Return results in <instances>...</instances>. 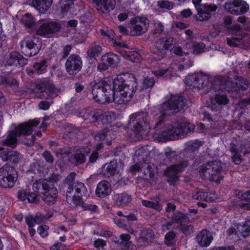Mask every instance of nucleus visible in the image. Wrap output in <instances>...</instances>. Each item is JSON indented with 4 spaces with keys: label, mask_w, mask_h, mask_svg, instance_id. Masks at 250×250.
Here are the masks:
<instances>
[{
    "label": "nucleus",
    "mask_w": 250,
    "mask_h": 250,
    "mask_svg": "<svg viewBox=\"0 0 250 250\" xmlns=\"http://www.w3.org/2000/svg\"><path fill=\"white\" fill-rule=\"evenodd\" d=\"M185 104L184 97L177 95L172 96L167 102L163 103L154 127V139L159 141L178 139L193 132L195 125L185 122H176L162 127L165 117L179 112Z\"/></svg>",
    "instance_id": "f257e3e1"
},
{
    "label": "nucleus",
    "mask_w": 250,
    "mask_h": 250,
    "mask_svg": "<svg viewBox=\"0 0 250 250\" xmlns=\"http://www.w3.org/2000/svg\"><path fill=\"white\" fill-rule=\"evenodd\" d=\"M113 91L110 84L104 80H101L96 83L93 86L92 94L93 98L101 104L109 103L111 96L115 103L121 104L130 101L121 91L115 90Z\"/></svg>",
    "instance_id": "f03ea898"
},
{
    "label": "nucleus",
    "mask_w": 250,
    "mask_h": 250,
    "mask_svg": "<svg viewBox=\"0 0 250 250\" xmlns=\"http://www.w3.org/2000/svg\"><path fill=\"white\" fill-rule=\"evenodd\" d=\"M234 79L235 83L228 77L218 76L215 79V84L219 85L220 90L224 89L229 92H236L237 93L247 90L249 84L247 80L242 77H235Z\"/></svg>",
    "instance_id": "7ed1b4c3"
},
{
    "label": "nucleus",
    "mask_w": 250,
    "mask_h": 250,
    "mask_svg": "<svg viewBox=\"0 0 250 250\" xmlns=\"http://www.w3.org/2000/svg\"><path fill=\"white\" fill-rule=\"evenodd\" d=\"M112 84L114 90L121 91L130 100L136 91L137 86L136 79L132 74L118 77L114 80Z\"/></svg>",
    "instance_id": "20e7f679"
},
{
    "label": "nucleus",
    "mask_w": 250,
    "mask_h": 250,
    "mask_svg": "<svg viewBox=\"0 0 250 250\" xmlns=\"http://www.w3.org/2000/svg\"><path fill=\"white\" fill-rule=\"evenodd\" d=\"M40 124L39 120H32L28 122L20 124L12 130L4 142L6 146L11 147H15L17 143V137L22 135L28 136L33 132L34 127L37 126Z\"/></svg>",
    "instance_id": "39448f33"
},
{
    "label": "nucleus",
    "mask_w": 250,
    "mask_h": 250,
    "mask_svg": "<svg viewBox=\"0 0 250 250\" xmlns=\"http://www.w3.org/2000/svg\"><path fill=\"white\" fill-rule=\"evenodd\" d=\"M32 188L35 192L42 195V200L48 204H53L57 196V189L53 184L48 183V181L40 179L33 183Z\"/></svg>",
    "instance_id": "423d86ee"
},
{
    "label": "nucleus",
    "mask_w": 250,
    "mask_h": 250,
    "mask_svg": "<svg viewBox=\"0 0 250 250\" xmlns=\"http://www.w3.org/2000/svg\"><path fill=\"white\" fill-rule=\"evenodd\" d=\"M223 169L221 162L214 161L205 164L201 167L199 173L201 177L204 180L219 183L223 177L219 174Z\"/></svg>",
    "instance_id": "0eeeda50"
},
{
    "label": "nucleus",
    "mask_w": 250,
    "mask_h": 250,
    "mask_svg": "<svg viewBox=\"0 0 250 250\" xmlns=\"http://www.w3.org/2000/svg\"><path fill=\"white\" fill-rule=\"evenodd\" d=\"M219 76H218V77ZM215 76L212 81V78L202 73H194L188 76L185 80V83L189 86L196 87L199 89H203L209 86L215 90H220L219 85L215 84Z\"/></svg>",
    "instance_id": "6e6552de"
},
{
    "label": "nucleus",
    "mask_w": 250,
    "mask_h": 250,
    "mask_svg": "<svg viewBox=\"0 0 250 250\" xmlns=\"http://www.w3.org/2000/svg\"><path fill=\"white\" fill-rule=\"evenodd\" d=\"M148 117V114L146 111L136 112L129 116V125L138 139L141 137V132L147 122Z\"/></svg>",
    "instance_id": "1a4fd4ad"
},
{
    "label": "nucleus",
    "mask_w": 250,
    "mask_h": 250,
    "mask_svg": "<svg viewBox=\"0 0 250 250\" xmlns=\"http://www.w3.org/2000/svg\"><path fill=\"white\" fill-rule=\"evenodd\" d=\"M87 188L84 184L82 182H74L68 186L66 192L67 200H72L75 205L82 204L83 196H86Z\"/></svg>",
    "instance_id": "9d476101"
},
{
    "label": "nucleus",
    "mask_w": 250,
    "mask_h": 250,
    "mask_svg": "<svg viewBox=\"0 0 250 250\" xmlns=\"http://www.w3.org/2000/svg\"><path fill=\"white\" fill-rule=\"evenodd\" d=\"M18 179L16 171L12 167L5 165L0 168V186L12 188Z\"/></svg>",
    "instance_id": "9b49d317"
},
{
    "label": "nucleus",
    "mask_w": 250,
    "mask_h": 250,
    "mask_svg": "<svg viewBox=\"0 0 250 250\" xmlns=\"http://www.w3.org/2000/svg\"><path fill=\"white\" fill-rule=\"evenodd\" d=\"M21 49L25 55L31 57L37 55L41 48V42L35 36L26 37L21 42Z\"/></svg>",
    "instance_id": "f8f14e48"
},
{
    "label": "nucleus",
    "mask_w": 250,
    "mask_h": 250,
    "mask_svg": "<svg viewBox=\"0 0 250 250\" xmlns=\"http://www.w3.org/2000/svg\"><path fill=\"white\" fill-rule=\"evenodd\" d=\"M148 20L145 17H136L131 19L128 24L129 35L138 36L145 33L148 29Z\"/></svg>",
    "instance_id": "ddd939ff"
},
{
    "label": "nucleus",
    "mask_w": 250,
    "mask_h": 250,
    "mask_svg": "<svg viewBox=\"0 0 250 250\" xmlns=\"http://www.w3.org/2000/svg\"><path fill=\"white\" fill-rule=\"evenodd\" d=\"M188 165V160H181L177 164L167 167L165 171V173L168 178L167 181L173 184L178 181V174L183 171Z\"/></svg>",
    "instance_id": "4468645a"
},
{
    "label": "nucleus",
    "mask_w": 250,
    "mask_h": 250,
    "mask_svg": "<svg viewBox=\"0 0 250 250\" xmlns=\"http://www.w3.org/2000/svg\"><path fill=\"white\" fill-rule=\"evenodd\" d=\"M67 72L71 75H75L81 71L83 66L82 58L77 54L71 55L65 63Z\"/></svg>",
    "instance_id": "2eb2a0df"
},
{
    "label": "nucleus",
    "mask_w": 250,
    "mask_h": 250,
    "mask_svg": "<svg viewBox=\"0 0 250 250\" xmlns=\"http://www.w3.org/2000/svg\"><path fill=\"white\" fill-rule=\"evenodd\" d=\"M177 42L173 37H166L159 39L156 41L157 52L158 54V60L163 58L165 56L167 51L173 44Z\"/></svg>",
    "instance_id": "dca6fc26"
},
{
    "label": "nucleus",
    "mask_w": 250,
    "mask_h": 250,
    "mask_svg": "<svg viewBox=\"0 0 250 250\" xmlns=\"http://www.w3.org/2000/svg\"><path fill=\"white\" fill-rule=\"evenodd\" d=\"M120 62L119 56L113 53H106L102 56L101 62L97 67L100 71H104L109 66H116Z\"/></svg>",
    "instance_id": "f3484780"
},
{
    "label": "nucleus",
    "mask_w": 250,
    "mask_h": 250,
    "mask_svg": "<svg viewBox=\"0 0 250 250\" xmlns=\"http://www.w3.org/2000/svg\"><path fill=\"white\" fill-rule=\"evenodd\" d=\"M80 116L87 122L93 124L100 120L102 110L99 109H83L80 112Z\"/></svg>",
    "instance_id": "a211bd4d"
},
{
    "label": "nucleus",
    "mask_w": 250,
    "mask_h": 250,
    "mask_svg": "<svg viewBox=\"0 0 250 250\" xmlns=\"http://www.w3.org/2000/svg\"><path fill=\"white\" fill-rule=\"evenodd\" d=\"M217 6L215 4H204L201 7H197L196 20L200 21H207L211 18V12L215 11Z\"/></svg>",
    "instance_id": "6ab92c4d"
},
{
    "label": "nucleus",
    "mask_w": 250,
    "mask_h": 250,
    "mask_svg": "<svg viewBox=\"0 0 250 250\" xmlns=\"http://www.w3.org/2000/svg\"><path fill=\"white\" fill-rule=\"evenodd\" d=\"M154 236L151 229L144 228L140 230L139 236H136L137 245L139 246H147L153 241Z\"/></svg>",
    "instance_id": "aec40b11"
},
{
    "label": "nucleus",
    "mask_w": 250,
    "mask_h": 250,
    "mask_svg": "<svg viewBox=\"0 0 250 250\" xmlns=\"http://www.w3.org/2000/svg\"><path fill=\"white\" fill-rule=\"evenodd\" d=\"M100 14H108L115 6V0H92Z\"/></svg>",
    "instance_id": "412c9836"
},
{
    "label": "nucleus",
    "mask_w": 250,
    "mask_h": 250,
    "mask_svg": "<svg viewBox=\"0 0 250 250\" xmlns=\"http://www.w3.org/2000/svg\"><path fill=\"white\" fill-rule=\"evenodd\" d=\"M60 25L55 22L43 23L37 31L38 35L46 36L59 31Z\"/></svg>",
    "instance_id": "4be33fe9"
},
{
    "label": "nucleus",
    "mask_w": 250,
    "mask_h": 250,
    "mask_svg": "<svg viewBox=\"0 0 250 250\" xmlns=\"http://www.w3.org/2000/svg\"><path fill=\"white\" fill-rule=\"evenodd\" d=\"M45 89L42 91L40 98L50 100L51 103H53V99L58 95V90L54 85L50 83H47L45 84Z\"/></svg>",
    "instance_id": "5701e85b"
},
{
    "label": "nucleus",
    "mask_w": 250,
    "mask_h": 250,
    "mask_svg": "<svg viewBox=\"0 0 250 250\" xmlns=\"http://www.w3.org/2000/svg\"><path fill=\"white\" fill-rule=\"evenodd\" d=\"M250 40L247 36L241 35L236 36L227 38V44L231 47H242L247 44H249Z\"/></svg>",
    "instance_id": "b1692460"
},
{
    "label": "nucleus",
    "mask_w": 250,
    "mask_h": 250,
    "mask_svg": "<svg viewBox=\"0 0 250 250\" xmlns=\"http://www.w3.org/2000/svg\"><path fill=\"white\" fill-rule=\"evenodd\" d=\"M196 239L200 246L206 247L211 242L212 237L208 231L203 229L197 234Z\"/></svg>",
    "instance_id": "393cba45"
},
{
    "label": "nucleus",
    "mask_w": 250,
    "mask_h": 250,
    "mask_svg": "<svg viewBox=\"0 0 250 250\" xmlns=\"http://www.w3.org/2000/svg\"><path fill=\"white\" fill-rule=\"evenodd\" d=\"M111 191L109 183L107 181H103L98 184L96 189V194L99 197L103 198L108 195Z\"/></svg>",
    "instance_id": "a878e982"
},
{
    "label": "nucleus",
    "mask_w": 250,
    "mask_h": 250,
    "mask_svg": "<svg viewBox=\"0 0 250 250\" xmlns=\"http://www.w3.org/2000/svg\"><path fill=\"white\" fill-rule=\"evenodd\" d=\"M120 167L116 162L111 161L106 164L103 168L102 173L106 176H110L120 173Z\"/></svg>",
    "instance_id": "bb28decb"
},
{
    "label": "nucleus",
    "mask_w": 250,
    "mask_h": 250,
    "mask_svg": "<svg viewBox=\"0 0 250 250\" xmlns=\"http://www.w3.org/2000/svg\"><path fill=\"white\" fill-rule=\"evenodd\" d=\"M236 195L238 198L242 201V203L239 204V206L244 209L250 210V190L246 192L236 190Z\"/></svg>",
    "instance_id": "cd10ccee"
},
{
    "label": "nucleus",
    "mask_w": 250,
    "mask_h": 250,
    "mask_svg": "<svg viewBox=\"0 0 250 250\" xmlns=\"http://www.w3.org/2000/svg\"><path fill=\"white\" fill-rule=\"evenodd\" d=\"M115 204L118 206H125L129 204L132 201V197L125 193L117 194L114 196Z\"/></svg>",
    "instance_id": "c85d7f7f"
},
{
    "label": "nucleus",
    "mask_w": 250,
    "mask_h": 250,
    "mask_svg": "<svg viewBox=\"0 0 250 250\" xmlns=\"http://www.w3.org/2000/svg\"><path fill=\"white\" fill-rule=\"evenodd\" d=\"M166 217L170 219L174 222V223H178L180 225H182L183 223H188L190 221L188 217L181 212H177L172 215H166Z\"/></svg>",
    "instance_id": "c756f323"
},
{
    "label": "nucleus",
    "mask_w": 250,
    "mask_h": 250,
    "mask_svg": "<svg viewBox=\"0 0 250 250\" xmlns=\"http://www.w3.org/2000/svg\"><path fill=\"white\" fill-rule=\"evenodd\" d=\"M52 3V0H32V5L42 13H44L48 9Z\"/></svg>",
    "instance_id": "7c9ffc66"
},
{
    "label": "nucleus",
    "mask_w": 250,
    "mask_h": 250,
    "mask_svg": "<svg viewBox=\"0 0 250 250\" xmlns=\"http://www.w3.org/2000/svg\"><path fill=\"white\" fill-rule=\"evenodd\" d=\"M119 52L125 58L131 62L138 63L141 60L140 55L136 51H127L122 49Z\"/></svg>",
    "instance_id": "2f4dec72"
},
{
    "label": "nucleus",
    "mask_w": 250,
    "mask_h": 250,
    "mask_svg": "<svg viewBox=\"0 0 250 250\" xmlns=\"http://www.w3.org/2000/svg\"><path fill=\"white\" fill-rule=\"evenodd\" d=\"M177 233L173 230L167 232L164 236V243L167 247H173L177 242Z\"/></svg>",
    "instance_id": "473e14b6"
},
{
    "label": "nucleus",
    "mask_w": 250,
    "mask_h": 250,
    "mask_svg": "<svg viewBox=\"0 0 250 250\" xmlns=\"http://www.w3.org/2000/svg\"><path fill=\"white\" fill-rule=\"evenodd\" d=\"M211 102L214 105H226L229 102V99L226 95L218 92L211 98Z\"/></svg>",
    "instance_id": "72a5a7b5"
},
{
    "label": "nucleus",
    "mask_w": 250,
    "mask_h": 250,
    "mask_svg": "<svg viewBox=\"0 0 250 250\" xmlns=\"http://www.w3.org/2000/svg\"><path fill=\"white\" fill-rule=\"evenodd\" d=\"M164 160L166 162H174L178 157L177 152L170 147H167L164 152Z\"/></svg>",
    "instance_id": "f704fd0d"
},
{
    "label": "nucleus",
    "mask_w": 250,
    "mask_h": 250,
    "mask_svg": "<svg viewBox=\"0 0 250 250\" xmlns=\"http://www.w3.org/2000/svg\"><path fill=\"white\" fill-rule=\"evenodd\" d=\"M203 145V143L199 140H195L194 141H191L188 143V146L186 148L185 150V153L187 157H188V154L192 152L193 153L195 150L198 149L200 146Z\"/></svg>",
    "instance_id": "c9c22d12"
},
{
    "label": "nucleus",
    "mask_w": 250,
    "mask_h": 250,
    "mask_svg": "<svg viewBox=\"0 0 250 250\" xmlns=\"http://www.w3.org/2000/svg\"><path fill=\"white\" fill-rule=\"evenodd\" d=\"M249 9V4L244 0H237L236 15H241L246 13Z\"/></svg>",
    "instance_id": "e433bc0d"
},
{
    "label": "nucleus",
    "mask_w": 250,
    "mask_h": 250,
    "mask_svg": "<svg viewBox=\"0 0 250 250\" xmlns=\"http://www.w3.org/2000/svg\"><path fill=\"white\" fill-rule=\"evenodd\" d=\"M142 204L144 206L154 209L157 211H160L162 209V206L160 203L159 199L154 202L143 200L142 201Z\"/></svg>",
    "instance_id": "4c0bfd02"
},
{
    "label": "nucleus",
    "mask_w": 250,
    "mask_h": 250,
    "mask_svg": "<svg viewBox=\"0 0 250 250\" xmlns=\"http://www.w3.org/2000/svg\"><path fill=\"white\" fill-rule=\"evenodd\" d=\"M47 66V62L44 59L34 64V71L38 74L44 73L46 71Z\"/></svg>",
    "instance_id": "58836bf2"
},
{
    "label": "nucleus",
    "mask_w": 250,
    "mask_h": 250,
    "mask_svg": "<svg viewBox=\"0 0 250 250\" xmlns=\"http://www.w3.org/2000/svg\"><path fill=\"white\" fill-rule=\"evenodd\" d=\"M224 7L229 13L236 15V10L237 9V0H231L226 2L224 4Z\"/></svg>",
    "instance_id": "ea45409f"
},
{
    "label": "nucleus",
    "mask_w": 250,
    "mask_h": 250,
    "mask_svg": "<svg viewBox=\"0 0 250 250\" xmlns=\"http://www.w3.org/2000/svg\"><path fill=\"white\" fill-rule=\"evenodd\" d=\"M192 198L193 199L197 200L211 201V198L209 197L208 193L200 190L194 192L192 194Z\"/></svg>",
    "instance_id": "a19ab883"
},
{
    "label": "nucleus",
    "mask_w": 250,
    "mask_h": 250,
    "mask_svg": "<svg viewBox=\"0 0 250 250\" xmlns=\"http://www.w3.org/2000/svg\"><path fill=\"white\" fill-rule=\"evenodd\" d=\"M101 51L102 48L100 46L94 44L87 51V55L90 58H94L98 56Z\"/></svg>",
    "instance_id": "79ce46f5"
},
{
    "label": "nucleus",
    "mask_w": 250,
    "mask_h": 250,
    "mask_svg": "<svg viewBox=\"0 0 250 250\" xmlns=\"http://www.w3.org/2000/svg\"><path fill=\"white\" fill-rule=\"evenodd\" d=\"M21 155L19 152L16 151H9L8 161L10 162L17 164L21 161Z\"/></svg>",
    "instance_id": "37998d69"
},
{
    "label": "nucleus",
    "mask_w": 250,
    "mask_h": 250,
    "mask_svg": "<svg viewBox=\"0 0 250 250\" xmlns=\"http://www.w3.org/2000/svg\"><path fill=\"white\" fill-rule=\"evenodd\" d=\"M179 229L186 236H189L194 232V227L190 224H186L183 223L181 225H179Z\"/></svg>",
    "instance_id": "c03bdc74"
},
{
    "label": "nucleus",
    "mask_w": 250,
    "mask_h": 250,
    "mask_svg": "<svg viewBox=\"0 0 250 250\" xmlns=\"http://www.w3.org/2000/svg\"><path fill=\"white\" fill-rule=\"evenodd\" d=\"M21 21L27 27H31L35 22L31 14L29 13L23 15L21 18Z\"/></svg>",
    "instance_id": "a18cd8bd"
},
{
    "label": "nucleus",
    "mask_w": 250,
    "mask_h": 250,
    "mask_svg": "<svg viewBox=\"0 0 250 250\" xmlns=\"http://www.w3.org/2000/svg\"><path fill=\"white\" fill-rule=\"evenodd\" d=\"M115 118L114 113L109 112H103L102 111V115L100 117V120L103 124H106L111 123Z\"/></svg>",
    "instance_id": "49530a36"
},
{
    "label": "nucleus",
    "mask_w": 250,
    "mask_h": 250,
    "mask_svg": "<svg viewBox=\"0 0 250 250\" xmlns=\"http://www.w3.org/2000/svg\"><path fill=\"white\" fill-rule=\"evenodd\" d=\"M114 222L119 227L125 229L127 230V232L130 234H133L136 235V232L134 231L131 227L127 226L125 224V220L120 219L115 220Z\"/></svg>",
    "instance_id": "de8ad7c7"
},
{
    "label": "nucleus",
    "mask_w": 250,
    "mask_h": 250,
    "mask_svg": "<svg viewBox=\"0 0 250 250\" xmlns=\"http://www.w3.org/2000/svg\"><path fill=\"white\" fill-rule=\"evenodd\" d=\"M239 230L244 237H246L250 234V221H247L243 225H239Z\"/></svg>",
    "instance_id": "09e8293b"
},
{
    "label": "nucleus",
    "mask_w": 250,
    "mask_h": 250,
    "mask_svg": "<svg viewBox=\"0 0 250 250\" xmlns=\"http://www.w3.org/2000/svg\"><path fill=\"white\" fill-rule=\"evenodd\" d=\"M75 159L78 163L82 164L85 162V155L83 148H80L76 150Z\"/></svg>",
    "instance_id": "8fccbe9b"
},
{
    "label": "nucleus",
    "mask_w": 250,
    "mask_h": 250,
    "mask_svg": "<svg viewBox=\"0 0 250 250\" xmlns=\"http://www.w3.org/2000/svg\"><path fill=\"white\" fill-rule=\"evenodd\" d=\"M74 0H61L62 12L67 13L72 7Z\"/></svg>",
    "instance_id": "3c124183"
},
{
    "label": "nucleus",
    "mask_w": 250,
    "mask_h": 250,
    "mask_svg": "<svg viewBox=\"0 0 250 250\" xmlns=\"http://www.w3.org/2000/svg\"><path fill=\"white\" fill-rule=\"evenodd\" d=\"M174 3L166 0H161L157 2V6L161 9H166L170 10L174 7Z\"/></svg>",
    "instance_id": "603ef678"
},
{
    "label": "nucleus",
    "mask_w": 250,
    "mask_h": 250,
    "mask_svg": "<svg viewBox=\"0 0 250 250\" xmlns=\"http://www.w3.org/2000/svg\"><path fill=\"white\" fill-rule=\"evenodd\" d=\"M19 53L16 51L11 52L6 62V64L11 66L15 63V61L18 60L19 59Z\"/></svg>",
    "instance_id": "864d4df0"
},
{
    "label": "nucleus",
    "mask_w": 250,
    "mask_h": 250,
    "mask_svg": "<svg viewBox=\"0 0 250 250\" xmlns=\"http://www.w3.org/2000/svg\"><path fill=\"white\" fill-rule=\"evenodd\" d=\"M155 81L153 78H145L143 82L142 89H147L151 88L154 85Z\"/></svg>",
    "instance_id": "5fc2aeb1"
},
{
    "label": "nucleus",
    "mask_w": 250,
    "mask_h": 250,
    "mask_svg": "<svg viewBox=\"0 0 250 250\" xmlns=\"http://www.w3.org/2000/svg\"><path fill=\"white\" fill-rule=\"evenodd\" d=\"M164 30V26L160 21H156L154 23L153 33L156 34H161Z\"/></svg>",
    "instance_id": "6e6d98bb"
},
{
    "label": "nucleus",
    "mask_w": 250,
    "mask_h": 250,
    "mask_svg": "<svg viewBox=\"0 0 250 250\" xmlns=\"http://www.w3.org/2000/svg\"><path fill=\"white\" fill-rule=\"evenodd\" d=\"M78 205L82 206L85 210H88L93 212H96L98 208V207L96 205L84 203L83 199H82V204H78Z\"/></svg>",
    "instance_id": "4d7b16f0"
},
{
    "label": "nucleus",
    "mask_w": 250,
    "mask_h": 250,
    "mask_svg": "<svg viewBox=\"0 0 250 250\" xmlns=\"http://www.w3.org/2000/svg\"><path fill=\"white\" fill-rule=\"evenodd\" d=\"M42 156L46 163L52 164L54 162V157L49 151H44L42 154Z\"/></svg>",
    "instance_id": "13d9d810"
},
{
    "label": "nucleus",
    "mask_w": 250,
    "mask_h": 250,
    "mask_svg": "<svg viewBox=\"0 0 250 250\" xmlns=\"http://www.w3.org/2000/svg\"><path fill=\"white\" fill-rule=\"evenodd\" d=\"M48 229L49 227L48 226L45 225H42L38 228V232L42 237H45L48 234L47 232Z\"/></svg>",
    "instance_id": "bf43d9fd"
},
{
    "label": "nucleus",
    "mask_w": 250,
    "mask_h": 250,
    "mask_svg": "<svg viewBox=\"0 0 250 250\" xmlns=\"http://www.w3.org/2000/svg\"><path fill=\"white\" fill-rule=\"evenodd\" d=\"M71 149L70 147L65 146L62 148L58 149L55 151V153L57 156L62 155H68L71 153Z\"/></svg>",
    "instance_id": "052dcab7"
},
{
    "label": "nucleus",
    "mask_w": 250,
    "mask_h": 250,
    "mask_svg": "<svg viewBox=\"0 0 250 250\" xmlns=\"http://www.w3.org/2000/svg\"><path fill=\"white\" fill-rule=\"evenodd\" d=\"M193 46V52L196 54L202 52L205 48V45L203 43H194Z\"/></svg>",
    "instance_id": "680f3d73"
},
{
    "label": "nucleus",
    "mask_w": 250,
    "mask_h": 250,
    "mask_svg": "<svg viewBox=\"0 0 250 250\" xmlns=\"http://www.w3.org/2000/svg\"><path fill=\"white\" fill-rule=\"evenodd\" d=\"M239 228L238 225H234L229 228L227 230V233L229 235H238L239 234Z\"/></svg>",
    "instance_id": "e2e57ef3"
},
{
    "label": "nucleus",
    "mask_w": 250,
    "mask_h": 250,
    "mask_svg": "<svg viewBox=\"0 0 250 250\" xmlns=\"http://www.w3.org/2000/svg\"><path fill=\"white\" fill-rule=\"evenodd\" d=\"M27 200L29 202L34 203H38L39 201L38 195L34 192H31L28 194Z\"/></svg>",
    "instance_id": "0e129e2a"
},
{
    "label": "nucleus",
    "mask_w": 250,
    "mask_h": 250,
    "mask_svg": "<svg viewBox=\"0 0 250 250\" xmlns=\"http://www.w3.org/2000/svg\"><path fill=\"white\" fill-rule=\"evenodd\" d=\"M174 224V222L172 220L171 221L167 222L162 226V229L163 232H166L167 231H170L172 228Z\"/></svg>",
    "instance_id": "69168bd1"
},
{
    "label": "nucleus",
    "mask_w": 250,
    "mask_h": 250,
    "mask_svg": "<svg viewBox=\"0 0 250 250\" xmlns=\"http://www.w3.org/2000/svg\"><path fill=\"white\" fill-rule=\"evenodd\" d=\"M108 132H104V131H102L99 132L98 134H97L95 136V140L99 141L101 140H104L106 139L107 136Z\"/></svg>",
    "instance_id": "338daca9"
},
{
    "label": "nucleus",
    "mask_w": 250,
    "mask_h": 250,
    "mask_svg": "<svg viewBox=\"0 0 250 250\" xmlns=\"http://www.w3.org/2000/svg\"><path fill=\"white\" fill-rule=\"evenodd\" d=\"M51 105V103L49 102L46 101H42L39 104V107L40 109L46 110H48Z\"/></svg>",
    "instance_id": "774afa93"
}]
</instances>
